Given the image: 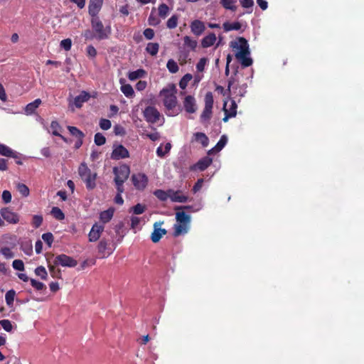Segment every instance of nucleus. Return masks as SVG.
<instances>
[{
    "mask_svg": "<svg viewBox=\"0 0 364 364\" xmlns=\"http://www.w3.org/2000/svg\"><path fill=\"white\" fill-rule=\"evenodd\" d=\"M21 249L27 255H31L33 253V246L30 242L22 243Z\"/></svg>",
    "mask_w": 364,
    "mask_h": 364,
    "instance_id": "obj_45",
    "label": "nucleus"
},
{
    "mask_svg": "<svg viewBox=\"0 0 364 364\" xmlns=\"http://www.w3.org/2000/svg\"><path fill=\"white\" fill-rule=\"evenodd\" d=\"M208 60L205 58H200L196 65V69L198 72H203L207 64Z\"/></svg>",
    "mask_w": 364,
    "mask_h": 364,
    "instance_id": "obj_58",
    "label": "nucleus"
},
{
    "mask_svg": "<svg viewBox=\"0 0 364 364\" xmlns=\"http://www.w3.org/2000/svg\"><path fill=\"white\" fill-rule=\"evenodd\" d=\"M111 122L107 119H101L100 121V127L103 130H108L111 127Z\"/></svg>",
    "mask_w": 364,
    "mask_h": 364,
    "instance_id": "obj_56",
    "label": "nucleus"
},
{
    "mask_svg": "<svg viewBox=\"0 0 364 364\" xmlns=\"http://www.w3.org/2000/svg\"><path fill=\"white\" fill-rule=\"evenodd\" d=\"M31 286L35 288L36 290H42L45 288V284L41 282H38L34 279H30Z\"/></svg>",
    "mask_w": 364,
    "mask_h": 364,
    "instance_id": "obj_55",
    "label": "nucleus"
},
{
    "mask_svg": "<svg viewBox=\"0 0 364 364\" xmlns=\"http://www.w3.org/2000/svg\"><path fill=\"white\" fill-rule=\"evenodd\" d=\"M176 92V86L171 83L165 86L159 92V97L162 100L167 116H177L181 111L178 106Z\"/></svg>",
    "mask_w": 364,
    "mask_h": 364,
    "instance_id": "obj_1",
    "label": "nucleus"
},
{
    "mask_svg": "<svg viewBox=\"0 0 364 364\" xmlns=\"http://www.w3.org/2000/svg\"><path fill=\"white\" fill-rule=\"evenodd\" d=\"M103 230H104V226L102 225L95 223L92 226V228H91V230L89 232V235H88L89 240L90 242L97 241L100 238L101 233L103 232Z\"/></svg>",
    "mask_w": 364,
    "mask_h": 364,
    "instance_id": "obj_16",
    "label": "nucleus"
},
{
    "mask_svg": "<svg viewBox=\"0 0 364 364\" xmlns=\"http://www.w3.org/2000/svg\"><path fill=\"white\" fill-rule=\"evenodd\" d=\"M159 49V45L157 43H149L146 47V50L151 55H156Z\"/></svg>",
    "mask_w": 364,
    "mask_h": 364,
    "instance_id": "obj_33",
    "label": "nucleus"
},
{
    "mask_svg": "<svg viewBox=\"0 0 364 364\" xmlns=\"http://www.w3.org/2000/svg\"><path fill=\"white\" fill-rule=\"evenodd\" d=\"M223 29L225 32H228L230 31H238L241 28V23L238 21L230 23L225 22L223 25Z\"/></svg>",
    "mask_w": 364,
    "mask_h": 364,
    "instance_id": "obj_32",
    "label": "nucleus"
},
{
    "mask_svg": "<svg viewBox=\"0 0 364 364\" xmlns=\"http://www.w3.org/2000/svg\"><path fill=\"white\" fill-rule=\"evenodd\" d=\"M12 267L14 269L18 270V271H23L24 270V264L22 260L21 259H15L13 261Z\"/></svg>",
    "mask_w": 364,
    "mask_h": 364,
    "instance_id": "obj_54",
    "label": "nucleus"
},
{
    "mask_svg": "<svg viewBox=\"0 0 364 364\" xmlns=\"http://www.w3.org/2000/svg\"><path fill=\"white\" fill-rule=\"evenodd\" d=\"M0 155L15 159H20V154L18 153L3 144H0Z\"/></svg>",
    "mask_w": 364,
    "mask_h": 364,
    "instance_id": "obj_19",
    "label": "nucleus"
},
{
    "mask_svg": "<svg viewBox=\"0 0 364 364\" xmlns=\"http://www.w3.org/2000/svg\"><path fill=\"white\" fill-rule=\"evenodd\" d=\"M2 200L4 203L7 204L11 201V193L9 191H4L1 196Z\"/></svg>",
    "mask_w": 364,
    "mask_h": 364,
    "instance_id": "obj_60",
    "label": "nucleus"
},
{
    "mask_svg": "<svg viewBox=\"0 0 364 364\" xmlns=\"http://www.w3.org/2000/svg\"><path fill=\"white\" fill-rule=\"evenodd\" d=\"M0 325L7 332H11L13 330V325L8 319L0 320Z\"/></svg>",
    "mask_w": 364,
    "mask_h": 364,
    "instance_id": "obj_48",
    "label": "nucleus"
},
{
    "mask_svg": "<svg viewBox=\"0 0 364 364\" xmlns=\"http://www.w3.org/2000/svg\"><path fill=\"white\" fill-rule=\"evenodd\" d=\"M191 32L196 36H200L205 30V24L200 20H195L191 24Z\"/></svg>",
    "mask_w": 364,
    "mask_h": 364,
    "instance_id": "obj_20",
    "label": "nucleus"
},
{
    "mask_svg": "<svg viewBox=\"0 0 364 364\" xmlns=\"http://www.w3.org/2000/svg\"><path fill=\"white\" fill-rule=\"evenodd\" d=\"M193 79V75L191 74L187 73L186 74L179 82V87L182 90H185L188 84V82Z\"/></svg>",
    "mask_w": 364,
    "mask_h": 364,
    "instance_id": "obj_36",
    "label": "nucleus"
},
{
    "mask_svg": "<svg viewBox=\"0 0 364 364\" xmlns=\"http://www.w3.org/2000/svg\"><path fill=\"white\" fill-rule=\"evenodd\" d=\"M87 54L91 58H95L97 55V50L92 46H88L87 47Z\"/></svg>",
    "mask_w": 364,
    "mask_h": 364,
    "instance_id": "obj_64",
    "label": "nucleus"
},
{
    "mask_svg": "<svg viewBox=\"0 0 364 364\" xmlns=\"http://www.w3.org/2000/svg\"><path fill=\"white\" fill-rule=\"evenodd\" d=\"M53 262L55 265L66 267H74L77 264V260L64 254L56 256Z\"/></svg>",
    "mask_w": 364,
    "mask_h": 364,
    "instance_id": "obj_8",
    "label": "nucleus"
},
{
    "mask_svg": "<svg viewBox=\"0 0 364 364\" xmlns=\"http://www.w3.org/2000/svg\"><path fill=\"white\" fill-rule=\"evenodd\" d=\"M176 223L174 225V236L184 235L189 230L191 216L184 211H178L176 213Z\"/></svg>",
    "mask_w": 364,
    "mask_h": 364,
    "instance_id": "obj_3",
    "label": "nucleus"
},
{
    "mask_svg": "<svg viewBox=\"0 0 364 364\" xmlns=\"http://www.w3.org/2000/svg\"><path fill=\"white\" fill-rule=\"evenodd\" d=\"M168 11H169V8L166 4H162L159 6V14L161 17L165 18L167 16V14H168Z\"/></svg>",
    "mask_w": 364,
    "mask_h": 364,
    "instance_id": "obj_52",
    "label": "nucleus"
},
{
    "mask_svg": "<svg viewBox=\"0 0 364 364\" xmlns=\"http://www.w3.org/2000/svg\"><path fill=\"white\" fill-rule=\"evenodd\" d=\"M68 129L70 134L75 136L77 139L84 138V134L75 127L68 126Z\"/></svg>",
    "mask_w": 364,
    "mask_h": 364,
    "instance_id": "obj_42",
    "label": "nucleus"
},
{
    "mask_svg": "<svg viewBox=\"0 0 364 364\" xmlns=\"http://www.w3.org/2000/svg\"><path fill=\"white\" fill-rule=\"evenodd\" d=\"M78 173L82 180L85 183L87 189L92 190L95 188L97 173L92 172L86 164L82 163L80 165Z\"/></svg>",
    "mask_w": 364,
    "mask_h": 364,
    "instance_id": "obj_5",
    "label": "nucleus"
},
{
    "mask_svg": "<svg viewBox=\"0 0 364 364\" xmlns=\"http://www.w3.org/2000/svg\"><path fill=\"white\" fill-rule=\"evenodd\" d=\"M42 239L45 242H46L49 246L51 245L53 242V235L50 232L44 233L42 235Z\"/></svg>",
    "mask_w": 364,
    "mask_h": 364,
    "instance_id": "obj_59",
    "label": "nucleus"
},
{
    "mask_svg": "<svg viewBox=\"0 0 364 364\" xmlns=\"http://www.w3.org/2000/svg\"><path fill=\"white\" fill-rule=\"evenodd\" d=\"M212 117V109L204 107L203 111L200 115V119L202 122H207Z\"/></svg>",
    "mask_w": 364,
    "mask_h": 364,
    "instance_id": "obj_46",
    "label": "nucleus"
},
{
    "mask_svg": "<svg viewBox=\"0 0 364 364\" xmlns=\"http://www.w3.org/2000/svg\"><path fill=\"white\" fill-rule=\"evenodd\" d=\"M9 238L8 237H5L0 242V254L6 259H10L14 257L15 255L12 251V248L15 246L13 245L11 247L7 246L6 239ZM11 239V237H9Z\"/></svg>",
    "mask_w": 364,
    "mask_h": 364,
    "instance_id": "obj_11",
    "label": "nucleus"
},
{
    "mask_svg": "<svg viewBox=\"0 0 364 364\" xmlns=\"http://www.w3.org/2000/svg\"><path fill=\"white\" fill-rule=\"evenodd\" d=\"M60 46L65 49L66 51H68L70 50L72 46V41L70 38H66L60 42Z\"/></svg>",
    "mask_w": 364,
    "mask_h": 364,
    "instance_id": "obj_57",
    "label": "nucleus"
},
{
    "mask_svg": "<svg viewBox=\"0 0 364 364\" xmlns=\"http://www.w3.org/2000/svg\"><path fill=\"white\" fill-rule=\"evenodd\" d=\"M16 188H17V191L19 192V193L22 196L27 197L29 196L30 191H29L28 187L26 185H25L23 183H18L16 185Z\"/></svg>",
    "mask_w": 364,
    "mask_h": 364,
    "instance_id": "obj_39",
    "label": "nucleus"
},
{
    "mask_svg": "<svg viewBox=\"0 0 364 364\" xmlns=\"http://www.w3.org/2000/svg\"><path fill=\"white\" fill-rule=\"evenodd\" d=\"M178 17L176 15H173L166 23V26L168 28H175L178 25Z\"/></svg>",
    "mask_w": 364,
    "mask_h": 364,
    "instance_id": "obj_47",
    "label": "nucleus"
},
{
    "mask_svg": "<svg viewBox=\"0 0 364 364\" xmlns=\"http://www.w3.org/2000/svg\"><path fill=\"white\" fill-rule=\"evenodd\" d=\"M154 195L160 200L165 201L169 198V189L166 191L158 189L154 192Z\"/></svg>",
    "mask_w": 364,
    "mask_h": 364,
    "instance_id": "obj_34",
    "label": "nucleus"
},
{
    "mask_svg": "<svg viewBox=\"0 0 364 364\" xmlns=\"http://www.w3.org/2000/svg\"><path fill=\"white\" fill-rule=\"evenodd\" d=\"M145 210V205L138 203L131 208L130 212H133L136 215H140L142 214Z\"/></svg>",
    "mask_w": 364,
    "mask_h": 364,
    "instance_id": "obj_49",
    "label": "nucleus"
},
{
    "mask_svg": "<svg viewBox=\"0 0 364 364\" xmlns=\"http://www.w3.org/2000/svg\"><path fill=\"white\" fill-rule=\"evenodd\" d=\"M203 182H204V180L203 178H200L197 181V182L196 183V184L194 185L193 188V192L194 193H197L198 191H199L203 185Z\"/></svg>",
    "mask_w": 364,
    "mask_h": 364,
    "instance_id": "obj_63",
    "label": "nucleus"
},
{
    "mask_svg": "<svg viewBox=\"0 0 364 364\" xmlns=\"http://www.w3.org/2000/svg\"><path fill=\"white\" fill-rule=\"evenodd\" d=\"M16 292L11 289L8 291L5 295V300L8 306H12L14 304Z\"/></svg>",
    "mask_w": 364,
    "mask_h": 364,
    "instance_id": "obj_41",
    "label": "nucleus"
},
{
    "mask_svg": "<svg viewBox=\"0 0 364 364\" xmlns=\"http://www.w3.org/2000/svg\"><path fill=\"white\" fill-rule=\"evenodd\" d=\"M41 104V100L40 99H36L33 102L28 104L25 107V112L26 114H32L35 112L36 109L39 107Z\"/></svg>",
    "mask_w": 364,
    "mask_h": 364,
    "instance_id": "obj_28",
    "label": "nucleus"
},
{
    "mask_svg": "<svg viewBox=\"0 0 364 364\" xmlns=\"http://www.w3.org/2000/svg\"><path fill=\"white\" fill-rule=\"evenodd\" d=\"M114 209L109 208L107 210L102 211L100 214V219L103 223H107L111 220L113 217Z\"/></svg>",
    "mask_w": 364,
    "mask_h": 364,
    "instance_id": "obj_27",
    "label": "nucleus"
},
{
    "mask_svg": "<svg viewBox=\"0 0 364 364\" xmlns=\"http://www.w3.org/2000/svg\"><path fill=\"white\" fill-rule=\"evenodd\" d=\"M228 142V138L226 136L223 135L220 139L217 144L208 151V154H212L221 151Z\"/></svg>",
    "mask_w": 364,
    "mask_h": 364,
    "instance_id": "obj_26",
    "label": "nucleus"
},
{
    "mask_svg": "<svg viewBox=\"0 0 364 364\" xmlns=\"http://www.w3.org/2000/svg\"><path fill=\"white\" fill-rule=\"evenodd\" d=\"M143 33L144 37L148 40L152 39L155 34L154 31L152 28H146Z\"/></svg>",
    "mask_w": 364,
    "mask_h": 364,
    "instance_id": "obj_62",
    "label": "nucleus"
},
{
    "mask_svg": "<svg viewBox=\"0 0 364 364\" xmlns=\"http://www.w3.org/2000/svg\"><path fill=\"white\" fill-rule=\"evenodd\" d=\"M90 95L85 91H82L79 95L75 97L74 104L76 107L80 108L82 104L89 100Z\"/></svg>",
    "mask_w": 364,
    "mask_h": 364,
    "instance_id": "obj_23",
    "label": "nucleus"
},
{
    "mask_svg": "<svg viewBox=\"0 0 364 364\" xmlns=\"http://www.w3.org/2000/svg\"><path fill=\"white\" fill-rule=\"evenodd\" d=\"M91 26L95 33V38L97 40L107 39L112 32L111 26H104L101 20L97 16H92L91 19Z\"/></svg>",
    "mask_w": 364,
    "mask_h": 364,
    "instance_id": "obj_4",
    "label": "nucleus"
},
{
    "mask_svg": "<svg viewBox=\"0 0 364 364\" xmlns=\"http://www.w3.org/2000/svg\"><path fill=\"white\" fill-rule=\"evenodd\" d=\"M237 0H220V4L227 10L235 11L237 9L236 6Z\"/></svg>",
    "mask_w": 364,
    "mask_h": 364,
    "instance_id": "obj_31",
    "label": "nucleus"
},
{
    "mask_svg": "<svg viewBox=\"0 0 364 364\" xmlns=\"http://www.w3.org/2000/svg\"><path fill=\"white\" fill-rule=\"evenodd\" d=\"M166 67L168 71L173 74L176 73L179 70L177 63L173 59H170L168 60Z\"/></svg>",
    "mask_w": 364,
    "mask_h": 364,
    "instance_id": "obj_37",
    "label": "nucleus"
},
{
    "mask_svg": "<svg viewBox=\"0 0 364 364\" xmlns=\"http://www.w3.org/2000/svg\"><path fill=\"white\" fill-rule=\"evenodd\" d=\"M129 157V151L128 150L122 145L117 146L112 153V158L113 159H121Z\"/></svg>",
    "mask_w": 364,
    "mask_h": 364,
    "instance_id": "obj_17",
    "label": "nucleus"
},
{
    "mask_svg": "<svg viewBox=\"0 0 364 364\" xmlns=\"http://www.w3.org/2000/svg\"><path fill=\"white\" fill-rule=\"evenodd\" d=\"M192 141L200 143L203 147H206L208 145L209 139L203 132H196L193 135Z\"/></svg>",
    "mask_w": 364,
    "mask_h": 364,
    "instance_id": "obj_21",
    "label": "nucleus"
},
{
    "mask_svg": "<svg viewBox=\"0 0 364 364\" xmlns=\"http://www.w3.org/2000/svg\"><path fill=\"white\" fill-rule=\"evenodd\" d=\"M51 213L55 218L58 220H62L65 218V215L63 211L58 207H53L51 210Z\"/></svg>",
    "mask_w": 364,
    "mask_h": 364,
    "instance_id": "obj_43",
    "label": "nucleus"
},
{
    "mask_svg": "<svg viewBox=\"0 0 364 364\" xmlns=\"http://www.w3.org/2000/svg\"><path fill=\"white\" fill-rule=\"evenodd\" d=\"M169 198L172 202L175 203H186L188 201V196L184 195L182 191H174L169 189Z\"/></svg>",
    "mask_w": 364,
    "mask_h": 364,
    "instance_id": "obj_15",
    "label": "nucleus"
},
{
    "mask_svg": "<svg viewBox=\"0 0 364 364\" xmlns=\"http://www.w3.org/2000/svg\"><path fill=\"white\" fill-rule=\"evenodd\" d=\"M113 173L115 176L114 182L124 183L129 176L130 169L127 165L124 164L119 167H114L113 168Z\"/></svg>",
    "mask_w": 364,
    "mask_h": 364,
    "instance_id": "obj_7",
    "label": "nucleus"
},
{
    "mask_svg": "<svg viewBox=\"0 0 364 364\" xmlns=\"http://www.w3.org/2000/svg\"><path fill=\"white\" fill-rule=\"evenodd\" d=\"M43 223V217L40 215H35L33 216L32 225L37 228L41 225Z\"/></svg>",
    "mask_w": 364,
    "mask_h": 364,
    "instance_id": "obj_53",
    "label": "nucleus"
},
{
    "mask_svg": "<svg viewBox=\"0 0 364 364\" xmlns=\"http://www.w3.org/2000/svg\"><path fill=\"white\" fill-rule=\"evenodd\" d=\"M95 143L97 146H102L105 144L106 139L105 136L101 133H97L95 135Z\"/></svg>",
    "mask_w": 364,
    "mask_h": 364,
    "instance_id": "obj_51",
    "label": "nucleus"
},
{
    "mask_svg": "<svg viewBox=\"0 0 364 364\" xmlns=\"http://www.w3.org/2000/svg\"><path fill=\"white\" fill-rule=\"evenodd\" d=\"M131 179L133 185L138 190H144L148 184V177L143 173L133 174Z\"/></svg>",
    "mask_w": 364,
    "mask_h": 364,
    "instance_id": "obj_9",
    "label": "nucleus"
},
{
    "mask_svg": "<svg viewBox=\"0 0 364 364\" xmlns=\"http://www.w3.org/2000/svg\"><path fill=\"white\" fill-rule=\"evenodd\" d=\"M212 161L211 158L208 156L204 157L196 164V167L200 171H204L211 164Z\"/></svg>",
    "mask_w": 364,
    "mask_h": 364,
    "instance_id": "obj_29",
    "label": "nucleus"
},
{
    "mask_svg": "<svg viewBox=\"0 0 364 364\" xmlns=\"http://www.w3.org/2000/svg\"><path fill=\"white\" fill-rule=\"evenodd\" d=\"M2 218L9 223L17 224L19 222V216L9 208H4L0 211Z\"/></svg>",
    "mask_w": 364,
    "mask_h": 364,
    "instance_id": "obj_10",
    "label": "nucleus"
},
{
    "mask_svg": "<svg viewBox=\"0 0 364 364\" xmlns=\"http://www.w3.org/2000/svg\"><path fill=\"white\" fill-rule=\"evenodd\" d=\"M205 108L213 109V95L211 92H208L205 95Z\"/></svg>",
    "mask_w": 364,
    "mask_h": 364,
    "instance_id": "obj_40",
    "label": "nucleus"
},
{
    "mask_svg": "<svg viewBox=\"0 0 364 364\" xmlns=\"http://www.w3.org/2000/svg\"><path fill=\"white\" fill-rule=\"evenodd\" d=\"M230 46L232 48L235 58L243 67H248L252 64V60L250 56L249 45L245 38H237L230 42Z\"/></svg>",
    "mask_w": 364,
    "mask_h": 364,
    "instance_id": "obj_2",
    "label": "nucleus"
},
{
    "mask_svg": "<svg viewBox=\"0 0 364 364\" xmlns=\"http://www.w3.org/2000/svg\"><path fill=\"white\" fill-rule=\"evenodd\" d=\"M183 41L184 45L192 50L195 49L197 46V41L189 36H185L183 38Z\"/></svg>",
    "mask_w": 364,
    "mask_h": 364,
    "instance_id": "obj_44",
    "label": "nucleus"
},
{
    "mask_svg": "<svg viewBox=\"0 0 364 364\" xmlns=\"http://www.w3.org/2000/svg\"><path fill=\"white\" fill-rule=\"evenodd\" d=\"M162 223L156 222L154 225V231L151 233V239L153 242H158L163 235H166V230L161 228Z\"/></svg>",
    "mask_w": 364,
    "mask_h": 364,
    "instance_id": "obj_13",
    "label": "nucleus"
},
{
    "mask_svg": "<svg viewBox=\"0 0 364 364\" xmlns=\"http://www.w3.org/2000/svg\"><path fill=\"white\" fill-rule=\"evenodd\" d=\"M141 222V219L136 216H132L131 218V228L132 229L138 228Z\"/></svg>",
    "mask_w": 364,
    "mask_h": 364,
    "instance_id": "obj_61",
    "label": "nucleus"
},
{
    "mask_svg": "<svg viewBox=\"0 0 364 364\" xmlns=\"http://www.w3.org/2000/svg\"><path fill=\"white\" fill-rule=\"evenodd\" d=\"M146 71L143 69H138L134 71L129 72L128 74V78L132 80H136L139 78L145 77Z\"/></svg>",
    "mask_w": 364,
    "mask_h": 364,
    "instance_id": "obj_30",
    "label": "nucleus"
},
{
    "mask_svg": "<svg viewBox=\"0 0 364 364\" xmlns=\"http://www.w3.org/2000/svg\"><path fill=\"white\" fill-rule=\"evenodd\" d=\"M216 39L217 38L215 33H210L203 38L201 41V46L203 48H209L214 45Z\"/></svg>",
    "mask_w": 364,
    "mask_h": 364,
    "instance_id": "obj_25",
    "label": "nucleus"
},
{
    "mask_svg": "<svg viewBox=\"0 0 364 364\" xmlns=\"http://www.w3.org/2000/svg\"><path fill=\"white\" fill-rule=\"evenodd\" d=\"M35 274L38 277H41L42 279H46L47 275H48L45 267H43L42 266H40V267H38L37 268H36Z\"/></svg>",
    "mask_w": 364,
    "mask_h": 364,
    "instance_id": "obj_50",
    "label": "nucleus"
},
{
    "mask_svg": "<svg viewBox=\"0 0 364 364\" xmlns=\"http://www.w3.org/2000/svg\"><path fill=\"white\" fill-rule=\"evenodd\" d=\"M183 107L188 113H195L197 110L196 99L193 96L187 95L183 102Z\"/></svg>",
    "mask_w": 364,
    "mask_h": 364,
    "instance_id": "obj_12",
    "label": "nucleus"
},
{
    "mask_svg": "<svg viewBox=\"0 0 364 364\" xmlns=\"http://www.w3.org/2000/svg\"><path fill=\"white\" fill-rule=\"evenodd\" d=\"M143 115L145 120L151 124L156 123L161 118H162L163 122L164 121V119L161 116V113L154 106L146 107L143 111Z\"/></svg>",
    "mask_w": 364,
    "mask_h": 364,
    "instance_id": "obj_6",
    "label": "nucleus"
},
{
    "mask_svg": "<svg viewBox=\"0 0 364 364\" xmlns=\"http://www.w3.org/2000/svg\"><path fill=\"white\" fill-rule=\"evenodd\" d=\"M223 109L225 114V116L223 118V121L227 122L229 118L236 116L237 105L234 100H231L230 105L228 107V102H225L223 105Z\"/></svg>",
    "mask_w": 364,
    "mask_h": 364,
    "instance_id": "obj_14",
    "label": "nucleus"
},
{
    "mask_svg": "<svg viewBox=\"0 0 364 364\" xmlns=\"http://www.w3.org/2000/svg\"><path fill=\"white\" fill-rule=\"evenodd\" d=\"M103 1L104 0H90L88 12L90 16H95L97 15L102 6Z\"/></svg>",
    "mask_w": 364,
    "mask_h": 364,
    "instance_id": "obj_18",
    "label": "nucleus"
},
{
    "mask_svg": "<svg viewBox=\"0 0 364 364\" xmlns=\"http://www.w3.org/2000/svg\"><path fill=\"white\" fill-rule=\"evenodd\" d=\"M107 246L108 244L105 240H102L99 242L97 249L98 252L102 258L107 257L112 254V251L108 249Z\"/></svg>",
    "mask_w": 364,
    "mask_h": 364,
    "instance_id": "obj_22",
    "label": "nucleus"
},
{
    "mask_svg": "<svg viewBox=\"0 0 364 364\" xmlns=\"http://www.w3.org/2000/svg\"><path fill=\"white\" fill-rule=\"evenodd\" d=\"M121 91L127 97H132L134 95V90L129 84L122 85Z\"/></svg>",
    "mask_w": 364,
    "mask_h": 364,
    "instance_id": "obj_38",
    "label": "nucleus"
},
{
    "mask_svg": "<svg viewBox=\"0 0 364 364\" xmlns=\"http://www.w3.org/2000/svg\"><path fill=\"white\" fill-rule=\"evenodd\" d=\"M62 130L61 126L57 121H53L50 126V132L53 135L60 136L64 141L67 142V139L63 135L60 134Z\"/></svg>",
    "mask_w": 364,
    "mask_h": 364,
    "instance_id": "obj_24",
    "label": "nucleus"
},
{
    "mask_svg": "<svg viewBox=\"0 0 364 364\" xmlns=\"http://www.w3.org/2000/svg\"><path fill=\"white\" fill-rule=\"evenodd\" d=\"M171 149V143H166L164 149H163L162 146H159L156 149V154L159 157L163 158L165 155L170 151Z\"/></svg>",
    "mask_w": 364,
    "mask_h": 364,
    "instance_id": "obj_35",
    "label": "nucleus"
}]
</instances>
